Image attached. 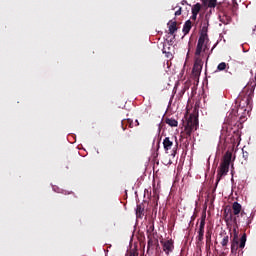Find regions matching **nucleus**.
<instances>
[{"label": "nucleus", "instance_id": "nucleus-1", "mask_svg": "<svg viewBox=\"0 0 256 256\" xmlns=\"http://www.w3.org/2000/svg\"><path fill=\"white\" fill-rule=\"evenodd\" d=\"M208 31L209 20L205 19L204 21H202L200 37L196 46V55H199L200 53H205L207 49H209V35L207 34Z\"/></svg>", "mask_w": 256, "mask_h": 256}, {"label": "nucleus", "instance_id": "nucleus-2", "mask_svg": "<svg viewBox=\"0 0 256 256\" xmlns=\"http://www.w3.org/2000/svg\"><path fill=\"white\" fill-rule=\"evenodd\" d=\"M159 196H153L150 202L144 201L136 206V225L139 224V219L145 217V211H149V207H152V213H157V207L159 205Z\"/></svg>", "mask_w": 256, "mask_h": 256}, {"label": "nucleus", "instance_id": "nucleus-3", "mask_svg": "<svg viewBox=\"0 0 256 256\" xmlns=\"http://www.w3.org/2000/svg\"><path fill=\"white\" fill-rule=\"evenodd\" d=\"M251 95H253V89L250 90L249 94L247 96L244 97V99L241 100V98H238L236 100V105L237 103H239L237 106H235L230 115H232V117H239V111H247V109H245V107H247L251 101Z\"/></svg>", "mask_w": 256, "mask_h": 256}, {"label": "nucleus", "instance_id": "nucleus-4", "mask_svg": "<svg viewBox=\"0 0 256 256\" xmlns=\"http://www.w3.org/2000/svg\"><path fill=\"white\" fill-rule=\"evenodd\" d=\"M232 158H233V154L231 152L227 151L224 154L223 160L218 169V174H217L218 181L221 180V177H225V175L229 173V167L231 165Z\"/></svg>", "mask_w": 256, "mask_h": 256}, {"label": "nucleus", "instance_id": "nucleus-5", "mask_svg": "<svg viewBox=\"0 0 256 256\" xmlns=\"http://www.w3.org/2000/svg\"><path fill=\"white\" fill-rule=\"evenodd\" d=\"M201 71H203V59H201V53L197 55V50L195 51V62L192 69V75L194 79H199L201 75Z\"/></svg>", "mask_w": 256, "mask_h": 256}, {"label": "nucleus", "instance_id": "nucleus-6", "mask_svg": "<svg viewBox=\"0 0 256 256\" xmlns=\"http://www.w3.org/2000/svg\"><path fill=\"white\" fill-rule=\"evenodd\" d=\"M198 127H199V119H197L196 117L190 118L187 121V124L184 129L186 139H189V137L193 135V131H197Z\"/></svg>", "mask_w": 256, "mask_h": 256}, {"label": "nucleus", "instance_id": "nucleus-7", "mask_svg": "<svg viewBox=\"0 0 256 256\" xmlns=\"http://www.w3.org/2000/svg\"><path fill=\"white\" fill-rule=\"evenodd\" d=\"M205 237V225H200L198 236L196 237V245L198 248L203 247V239Z\"/></svg>", "mask_w": 256, "mask_h": 256}, {"label": "nucleus", "instance_id": "nucleus-8", "mask_svg": "<svg viewBox=\"0 0 256 256\" xmlns=\"http://www.w3.org/2000/svg\"><path fill=\"white\" fill-rule=\"evenodd\" d=\"M253 221V215H247L245 212H241L239 223H242L243 225H251Z\"/></svg>", "mask_w": 256, "mask_h": 256}, {"label": "nucleus", "instance_id": "nucleus-9", "mask_svg": "<svg viewBox=\"0 0 256 256\" xmlns=\"http://www.w3.org/2000/svg\"><path fill=\"white\" fill-rule=\"evenodd\" d=\"M161 243L163 245V251H165L166 255H169L173 251V240L162 241Z\"/></svg>", "mask_w": 256, "mask_h": 256}, {"label": "nucleus", "instance_id": "nucleus-10", "mask_svg": "<svg viewBox=\"0 0 256 256\" xmlns=\"http://www.w3.org/2000/svg\"><path fill=\"white\" fill-rule=\"evenodd\" d=\"M163 147L166 153H169V151L173 149V141L171 140V138L166 137L163 140Z\"/></svg>", "mask_w": 256, "mask_h": 256}, {"label": "nucleus", "instance_id": "nucleus-11", "mask_svg": "<svg viewBox=\"0 0 256 256\" xmlns=\"http://www.w3.org/2000/svg\"><path fill=\"white\" fill-rule=\"evenodd\" d=\"M219 19L224 25H229V23H231V16L227 15L225 12L219 14Z\"/></svg>", "mask_w": 256, "mask_h": 256}, {"label": "nucleus", "instance_id": "nucleus-12", "mask_svg": "<svg viewBox=\"0 0 256 256\" xmlns=\"http://www.w3.org/2000/svg\"><path fill=\"white\" fill-rule=\"evenodd\" d=\"M168 31H169L170 35H175V32L177 31V22L169 21L168 22Z\"/></svg>", "mask_w": 256, "mask_h": 256}, {"label": "nucleus", "instance_id": "nucleus-13", "mask_svg": "<svg viewBox=\"0 0 256 256\" xmlns=\"http://www.w3.org/2000/svg\"><path fill=\"white\" fill-rule=\"evenodd\" d=\"M243 210V207L241 206V204H239V202H234L232 204V211L234 215H239V213L241 214Z\"/></svg>", "mask_w": 256, "mask_h": 256}, {"label": "nucleus", "instance_id": "nucleus-14", "mask_svg": "<svg viewBox=\"0 0 256 256\" xmlns=\"http://www.w3.org/2000/svg\"><path fill=\"white\" fill-rule=\"evenodd\" d=\"M192 27H193V23L191 22V20H187L184 23V26H183V29H182L184 35H189V31H191Z\"/></svg>", "mask_w": 256, "mask_h": 256}, {"label": "nucleus", "instance_id": "nucleus-15", "mask_svg": "<svg viewBox=\"0 0 256 256\" xmlns=\"http://www.w3.org/2000/svg\"><path fill=\"white\" fill-rule=\"evenodd\" d=\"M220 235H224L223 239L221 241V245L222 247H227V245L229 244V235H227V233L225 232V230H222Z\"/></svg>", "mask_w": 256, "mask_h": 256}, {"label": "nucleus", "instance_id": "nucleus-16", "mask_svg": "<svg viewBox=\"0 0 256 256\" xmlns=\"http://www.w3.org/2000/svg\"><path fill=\"white\" fill-rule=\"evenodd\" d=\"M165 123L169 125V127H177V125H179V122H177L175 118H166Z\"/></svg>", "mask_w": 256, "mask_h": 256}, {"label": "nucleus", "instance_id": "nucleus-17", "mask_svg": "<svg viewBox=\"0 0 256 256\" xmlns=\"http://www.w3.org/2000/svg\"><path fill=\"white\" fill-rule=\"evenodd\" d=\"M157 243H159L158 240L153 239V237L151 236H148V249H153L155 245H157Z\"/></svg>", "mask_w": 256, "mask_h": 256}, {"label": "nucleus", "instance_id": "nucleus-18", "mask_svg": "<svg viewBox=\"0 0 256 256\" xmlns=\"http://www.w3.org/2000/svg\"><path fill=\"white\" fill-rule=\"evenodd\" d=\"M245 243H247V234H243L240 238L239 248L245 249Z\"/></svg>", "mask_w": 256, "mask_h": 256}, {"label": "nucleus", "instance_id": "nucleus-19", "mask_svg": "<svg viewBox=\"0 0 256 256\" xmlns=\"http://www.w3.org/2000/svg\"><path fill=\"white\" fill-rule=\"evenodd\" d=\"M206 247H211V229L206 232Z\"/></svg>", "mask_w": 256, "mask_h": 256}, {"label": "nucleus", "instance_id": "nucleus-20", "mask_svg": "<svg viewBox=\"0 0 256 256\" xmlns=\"http://www.w3.org/2000/svg\"><path fill=\"white\" fill-rule=\"evenodd\" d=\"M199 11H201V4H200V3H196V4L192 7V14L199 15Z\"/></svg>", "mask_w": 256, "mask_h": 256}, {"label": "nucleus", "instance_id": "nucleus-21", "mask_svg": "<svg viewBox=\"0 0 256 256\" xmlns=\"http://www.w3.org/2000/svg\"><path fill=\"white\" fill-rule=\"evenodd\" d=\"M237 249H239V242L234 240L231 244V252L235 253Z\"/></svg>", "mask_w": 256, "mask_h": 256}, {"label": "nucleus", "instance_id": "nucleus-22", "mask_svg": "<svg viewBox=\"0 0 256 256\" xmlns=\"http://www.w3.org/2000/svg\"><path fill=\"white\" fill-rule=\"evenodd\" d=\"M225 69H227V63L221 62L220 64H218L215 73H217V71H225Z\"/></svg>", "mask_w": 256, "mask_h": 256}, {"label": "nucleus", "instance_id": "nucleus-23", "mask_svg": "<svg viewBox=\"0 0 256 256\" xmlns=\"http://www.w3.org/2000/svg\"><path fill=\"white\" fill-rule=\"evenodd\" d=\"M146 229H147L148 237L149 236L151 237V235H153V231H155V226L154 225H147Z\"/></svg>", "mask_w": 256, "mask_h": 256}, {"label": "nucleus", "instance_id": "nucleus-24", "mask_svg": "<svg viewBox=\"0 0 256 256\" xmlns=\"http://www.w3.org/2000/svg\"><path fill=\"white\" fill-rule=\"evenodd\" d=\"M205 219H207V212L203 211L200 218V225H205Z\"/></svg>", "mask_w": 256, "mask_h": 256}, {"label": "nucleus", "instance_id": "nucleus-25", "mask_svg": "<svg viewBox=\"0 0 256 256\" xmlns=\"http://www.w3.org/2000/svg\"><path fill=\"white\" fill-rule=\"evenodd\" d=\"M162 53L165 54V57H166L167 59H173V53L167 52V50H165V48L162 49Z\"/></svg>", "mask_w": 256, "mask_h": 256}, {"label": "nucleus", "instance_id": "nucleus-26", "mask_svg": "<svg viewBox=\"0 0 256 256\" xmlns=\"http://www.w3.org/2000/svg\"><path fill=\"white\" fill-rule=\"evenodd\" d=\"M208 7H209V8H215V7H217V0H209V1H208Z\"/></svg>", "mask_w": 256, "mask_h": 256}, {"label": "nucleus", "instance_id": "nucleus-27", "mask_svg": "<svg viewBox=\"0 0 256 256\" xmlns=\"http://www.w3.org/2000/svg\"><path fill=\"white\" fill-rule=\"evenodd\" d=\"M175 139H176V144H175V147L173 148V153H172V155H176V153H177V147H179V143L177 142V137H175Z\"/></svg>", "mask_w": 256, "mask_h": 256}, {"label": "nucleus", "instance_id": "nucleus-28", "mask_svg": "<svg viewBox=\"0 0 256 256\" xmlns=\"http://www.w3.org/2000/svg\"><path fill=\"white\" fill-rule=\"evenodd\" d=\"M196 217L195 213L190 217L189 225H193V221H195Z\"/></svg>", "mask_w": 256, "mask_h": 256}, {"label": "nucleus", "instance_id": "nucleus-29", "mask_svg": "<svg viewBox=\"0 0 256 256\" xmlns=\"http://www.w3.org/2000/svg\"><path fill=\"white\" fill-rule=\"evenodd\" d=\"M181 11H182V8L180 7V8L175 12V16H176V17H179V15H181Z\"/></svg>", "mask_w": 256, "mask_h": 256}, {"label": "nucleus", "instance_id": "nucleus-30", "mask_svg": "<svg viewBox=\"0 0 256 256\" xmlns=\"http://www.w3.org/2000/svg\"><path fill=\"white\" fill-rule=\"evenodd\" d=\"M191 19L192 21H197V14H192Z\"/></svg>", "mask_w": 256, "mask_h": 256}, {"label": "nucleus", "instance_id": "nucleus-31", "mask_svg": "<svg viewBox=\"0 0 256 256\" xmlns=\"http://www.w3.org/2000/svg\"><path fill=\"white\" fill-rule=\"evenodd\" d=\"M226 229H227L228 233L231 235V227L230 226H226Z\"/></svg>", "mask_w": 256, "mask_h": 256}, {"label": "nucleus", "instance_id": "nucleus-32", "mask_svg": "<svg viewBox=\"0 0 256 256\" xmlns=\"http://www.w3.org/2000/svg\"><path fill=\"white\" fill-rule=\"evenodd\" d=\"M129 256H137V253L131 252Z\"/></svg>", "mask_w": 256, "mask_h": 256}, {"label": "nucleus", "instance_id": "nucleus-33", "mask_svg": "<svg viewBox=\"0 0 256 256\" xmlns=\"http://www.w3.org/2000/svg\"><path fill=\"white\" fill-rule=\"evenodd\" d=\"M123 125H125V121H122V127H123Z\"/></svg>", "mask_w": 256, "mask_h": 256}, {"label": "nucleus", "instance_id": "nucleus-34", "mask_svg": "<svg viewBox=\"0 0 256 256\" xmlns=\"http://www.w3.org/2000/svg\"><path fill=\"white\" fill-rule=\"evenodd\" d=\"M127 123H131V120H127Z\"/></svg>", "mask_w": 256, "mask_h": 256}]
</instances>
